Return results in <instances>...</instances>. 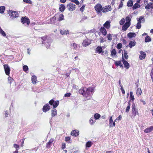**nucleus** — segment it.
<instances>
[{"instance_id":"43","label":"nucleus","mask_w":153,"mask_h":153,"mask_svg":"<svg viewBox=\"0 0 153 153\" xmlns=\"http://www.w3.org/2000/svg\"><path fill=\"white\" fill-rule=\"evenodd\" d=\"M94 117L95 120H97L99 119L100 118V115L99 114L96 113L94 114Z\"/></svg>"},{"instance_id":"28","label":"nucleus","mask_w":153,"mask_h":153,"mask_svg":"<svg viewBox=\"0 0 153 153\" xmlns=\"http://www.w3.org/2000/svg\"><path fill=\"white\" fill-rule=\"evenodd\" d=\"M127 5L128 7H132L133 5L132 1L131 0L128 1L127 2Z\"/></svg>"},{"instance_id":"35","label":"nucleus","mask_w":153,"mask_h":153,"mask_svg":"<svg viewBox=\"0 0 153 153\" xmlns=\"http://www.w3.org/2000/svg\"><path fill=\"white\" fill-rule=\"evenodd\" d=\"M59 104V102L58 101H55L53 104V108H55L57 107Z\"/></svg>"},{"instance_id":"61","label":"nucleus","mask_w":153,"mask_h":153,"mask_svg":"<svg viewBox=\"0 0 153 153\" xmlns=\"http://www.w3.org/2000/svg\"><path fill=\"white\" fill-rule=\"evenodd\" d=\"M122 119V117L120 115L116 119H115V121H116V120H121Z\"/></svg>"},{"instance_id":"32","label":"nucleus","mask_w":153,"mask_h":153,"mask_svg":"<svg viewBox=\"0 0 153 153\" xmlns=\"http://www.w3.org/2000/svg\"><path fill=\"white\" fill-rule=\"evenodd\" d=\"M51 115L52 117L56 116L57 115V110L56 109L51 111Z\"/></svg>"},{"instance_id":"44","label":"nucleus","mask_w":153,"mask_h":153,"mask_svg":"<svg viewBox=\"0 0 153 153\" xmlns=\"http://www.w3.org/2000/svg\"><path fill=\"white\" fill-rule=\"evenodd\" d=\"M113 122L112 117L111 116L109 118V126H112V123Z\"/></svg>"},{"instance_id":"63","label":"nucleus","mask_w":153,"mask_h":153,"mask_svg":"<svg viewBox=\"0 0 153 153\" xmlns=\"http://www.w3.org/2000/svg\"><path fill=\"white\" fill-rule=\"evenodd\" d=\"M65 148V143H63L62 144L61 148L62 149H64Z\"/></svg>"},{"instance_id":"7","label":"nucleus","mask_w":153,"mask_h":153,"mask_svg":"<svg viewBox=\"0 0 153 153\" xmlns=\"http://www.w3.org/2000/svg\"><path fill=\"white\" fill-rule=\"evenodd\" d=\"M112 10L111 7L108 5L102 7V12L103 13H106L111 11Z\"/></svg>"},{"instance_id":"46","label":"nucleus","mask_w":153,"mask_h":153,"mask_svg":"<svg viewBox=\"0 0 153 153\" xmlns=\"http://www.w3.org/2000/svg\"><path fill=\"white\" fill-rule=\"evenodd\" d=\"M125 21V19L124 18H122L120 21V25H123Z\"/></svg>"},{"instance_id":"29","label":"nucleus","mask_w":153,"mask_h":153,"mask_svg":"<svg viewBox=\"0 0 153 153\" xmlns=\"http://www.w3.org/2000/svg\"><path fill=\"white\" fill-rule=\"evenodd\" d=\"M140 3H137L136 2V3L132 7L133 10H135L137 9V8L140 7V5L138 4Z\"/></svg>"},{"instance_id":"26","label":"nucleus","mask_w":153,"mask_h":153,"mask_svg":"<svg viewBox=\"0 0 153 153\" xmlns=\"http://www.w3.org/2000/svg\"><path fill=\"white\" fill-rule=\"evenodd\" d=\"M136 35V34L134 33L130 32L127 34L128 37L130 38H131L132 37H135Z\"/></svg>"},{"instance_id":"37","label":"nucleus","mask_w":153,"mask_h":153,"mask_svg":"<svg viewBox=\"0 0 153 153\" xmlns=\"http://www.w3.org/2000/svg\"><path fill=\"white\" fill-rule=\"evenodd\" d=\"M5 7L4 6H1L0 7V13H3L4 12Z\"/></svg>"},{"instance_id":"20","label":"nucleus","mask_w":153,"mask_h":153,"mask_svg":"<svg viewBox=\"0 0 153 153\" xmlns=\"http://www.w3.org/2000/svg\"><path fill=\"white\" fill-rule=\"evenodd\" d=\"M54 140L53 139H51L47 143L46 147L47 148H50Z\"/></svg>"},{"instance_id":"27","label":"nucleus","mask_w":153,"mask_h":153,"mask_svg":"<svg viewBox=\"0 0 153 153\" xmlns=\"http://www.w3.org/2000/svg\"><path fill=\"white\" fill-rule=\"evenodd\" d=\"M93 144V143L91 141H89L87 142L85 144L86 148H90Z\"/></svg>"},{"instance_id":"13","label":"nucleus","mask_w":153,"mask_h":153,"mask_svg":"<svg viewBox=\"0 0 153 153\" xmlns=\"http://www.w3.org/2000/svg\"><path fill=\"white\" fill-rule=\"evenodd\" d=\"M100 30L103 35L105 36L107 35V31L104 27H102L100 29Z\"/></svg>"},{"instance_id":"12","label":"nucleus","mask_w":153,"mask_h":153,"mask_svg":"<svg viewBox=\"0 0 153 153\" xmlns=\"http://www.w3.org/2000/svg\"><path fill=\"white\" fill-rule=\"evenodd\" d=\"M111 22L110 21H107L105 23L103 24V27H105L107 29H109L111 25H110Z\"/></svg>"},{"instance_id":"33","label":"nucleus","mask_w":153,"mask_h":153,"mask_svg":"<svg viewBox=\"0 0 153 153\" xmlns=\"http://www.w3.org/2000/svg\"><path fill=\"white\" fill-rule=\"evenodd\" d=\"M151 41V37L149 36H147L145 37V41L146 42H149Z\"/></svg>"},{"instance_id":"48","label":"nucleus","mask_w":153,"mask_h":153,"mask_svg":"<svg viewBox=\"0 0 153 153\" xmlns=\"http://www.w3.org/2000/svg\"><path fill=\"white\" fill-rule=\"evenodd\" d=\"M87 18H88V17L87 16H82V17L81 20H80V22H83L84 20L87 19Z\"/></svg>"},{"instance_id":"22","label":"nucleus","mask_w":153,"mask_h":153,"mask_svg":"<svg viewBox=\"0 0 153 153\" xmlns=\"http://www.w3.org/2000/svg\"><path fill=\"white\" fill-rule=\"evenodd\" d=\"M65 5L64 4H61L59 5V10L61 12H63L65 10Z\"/></svg>"},{"instance_id":"64","label":"nucleus","mask_w":153,"mask_h":153,"mask_svg":"<svg viewBox=\"0 0 153 153\" xmlns=\"http://www.w3.org/2000/svg\"><path fill=\"white\" fill-rule=\"evenodd\" d=\"M120 89L122 91V93L123 94H125V91L124 89L123 86L121 87L120 88Z\"/></svg>"},{"instance_id":"47","label":"nucleus","mask_w":153,"mask_h":153,"mask_svg":"<svg viewBox=\"0 0 153 153\" xmlns=\"http://www.w3.org/2000/svg\"><path fill=\"white\" fill-rule=\"evenodd\" d=\"M93 119V117L92 118H91L89 121V123L91 125L93 124L95 122V121H94Z\"/></svg>"},{"instance_id":"25","label":"nucleus","mask_w":153,"mask_h":153,"mask_svg":"<svg viewBox=\"0 0 153 153\" xmlns=\"http://www.w3.org/2000/svg\"><path fill=\"white\" fill-rule=\"evenodd\" d=\"M31 81L33 84H36L37 81V78L36 76L34 75L32 76Z\"/></svg>"},{"instance_id":"17","label":"nucleus","mask_w":153,"mask_h":153,"mask_svg":"<svg viewBox=\"0 0 153 153\" xmlns=\"http://www.w3.org/2000/svg\"><path fill=\"white\" fill-rule=\"evenodd\" d=\"M71 134L74 137H76L79 135V131L76 130H73L71 132Z\"/></svg>"},{"instance_id":"31","label":"nucleus","mask_w":153,"mask_h":153,"mask_svg":"<svg viewBox=\"0 0 153 153\" xmlns=\"http://www.w3.org/2000/svg\"><path fill=\"white\" fill-rule=\"evenodd\" d=\"M130 100H129L128 102V105L127 106L126 108V112L127 113H128L129 112L130 109V106L131 105V103H130Z\"/></svg>"},{"instance_id":"51","label":"nucleus","mask_w":153,"mask_h":153,"mask_svg":"<svg viewBox=\"0 0 153 153\" xmlns=\"http://www.w3.org/2000/svg\"><path fill=\"white\" fill-rule=\"evenodd\" d=\"M122 45L121 43H119L117 45V48L118 49H119L122 48Z\"/></svg>"},{"instance_id":"16","label":"nucleus","mask_w":153,"mask_h":153,"mask_svg":"<svg viewBox=\"0 0 153 153\" xmlns=\"http://www.w3.org/2000/svg\"><path fill=\"white\" fill-rule=\"evenodd\" d=\"M130 23L126 22L124 24L122 27V29L124 31H126L128 28L130 26Z\"/></svg>"},{"instance_id":"8","label":"nucleus","mask_w":153,"mask_h":153,"mask_svg":"<svg viewBox=\"0 0 153 153\" xmlns=\"http://www.w3.org/2000/svg\"><path fill=\"white\" fill-rule=\"evenodd\" d=\"M21 21L23 24L26 23L27 25H29L30 22L29 19L26 16L22 17Z\"/></svg>"},{"instance_id":"5","label":"nucleus","mask_w":153,"mask_h":153,"mask_svg":"<svg viewBox=\"0 0 153 153\" xmlns=\"http://www.w3.org/2000/svg\"><path fill=\"white\" fill-rule=\"evenodd\" d=\"M67 8L70 11H73L76 8V5L72 3H69L66 6Z\"/></svg>"},{"instance_id":"41","label":"nucleus","mask_w":153,"mask_h":153,"mask_svg":"<svg viewBox=\"0 0 153 153\" xmlns=\"http://www.w3.org/2000/svg\"><path fill=\"white\" fill-rule=\"evenodd\" d=\"M56 18L55 17H53L52 18H51L50 19V23L51 24H54L55 23V20H56Z\"/></svg>"},{"instance_id":"49","label":"nucleus","mask_w":153,"mask_h":153,"mask_svg":"<svg viewBox=\"0 0 153 153\" xmlns=\"http://www.w3.org/2000/svg\"><path fill=\"white\" fill-rule=\"evenodd\" d=\"M112 36L111 34L109 33L107 35L108 39V40L111 41L112 40Z\"/></svg>"},{"instance_id":"10","label":"nucleus","mask_w":153,"mask_h":153,"mask_svg":"<svg viewBox=\"0 0 153 153\" xmlns=\"http://www.w3.org/2000/svg\"><path fill=\"white\" fill-rule=\"evenodd\" d=\"M4 71L6 74L7 75H9L10 74V69L9 67L7 64L4 65Z\"/></svg>"},{"instance_id":"45","label":"nucleus","mask_w":153,"mask_h":153,"mask_svg":"<svg viewBox=\"0 0 153 153\" xmlns=\"http://www.w3.org/2000/svg\"><path fill=\"white\" fill-rule=\"evenodd\" d=\"M23 71L25 72H26L28 70V68L26 65H25L23 66Z\"/></svg>"},{"instance_id":"24","label":"nucleus","mask_w":153,"mask_h":153,"mask_svg":"<svg viewBox=\"0 0 153 153\" xmlns=\"http://www.w3.org/2000/svg\"><path fill=\"white\" fill-rule=\"evenodd\" d=\"M136 44V42L134 41H131L129 42L128 46L129 47L131 48L132 47L135 45Z\"/></svg>"},{"instance_id":"9","label":"nucleus","mask_w":153,"mask_h":153,"mask_svg":"<svg viewBox=\"0 0 153 153\" xmlns=\"http://www.w3.org/2000/svg\"><path fill=\"white\" fill-rule=\"evenodd\" d=\"M143 20L144 21V17L143 16H140V17L139 19L138 20H137V21H138V22L137 23V24L136 28L137 29H140L141 28V20Z\"/></svg>"},{"instance_id":"21","label":"nucleus","mask_w":153,"mask_h":153,"mask_svg":"<svg viewBox=\"0 0 153 153\" xmlns=\"http://www.w3.org/2000/svg\"><path fill=\"white\" fill-rule=\"evenodd\" d=\"M96 52L98 53H102V54L104 53V51H102V49L101 46H98L96 48Z\"/></svg>"},{"instance_id":"50","label":"nucleus","mask_w":153,"mask_h":153,"mask_svg":"<svg viewBox=\"0 0 153 153\" xmlns=\"http://www.w3.org/2000/svg\"><path fill=\"white\" fill-rule=\"evenodd\" d=\"M13 78L10 77H8V80L9 83L10 84H11L12 81H13Z\"/></svg>"},{"instance_id":"39","label":"nucleus","mask_w":153,"mask_h":153,"mask_svg":"<svg viewBox=\"0 0 153 153\" xmlns=\"http://www.w3.org/2000/svg\"><path fill=\"white\" fill-rule=\"evenodd\" d=\"M64 15L62 14H60L58 18V20L59 21H62L64 20Z\"/></svg>"},{"instance_id":"36","label":"nucleus","mask_w":153,"mask_h":153,"mask_svg":"<svg viewBox=\"0 0 153 153\" xmlns=\"http://www.w3.org/2000/svg\"><path fill=\"white\" fill-rule=\"evenodd\" d=\"M142 93L141 89L140 88H138L137 90L136 94L137 95H141Z\"/></svg>"},{"instance_id":"60","label":"nucleus","mask_w":153,"mask_h":153,"mask_svg":"<svg viewBox=\"0 0 153 153\" xmlns=\"http://www.w3.org/2000/svg\"><path fill=\"white\" fill-rule=\"evenodd\" d=\"M150 76L152 79V81L153 82V68L151 71Z\"/></svg>"},{"instance_id":"2","label":"nucleus","mask_w":153,"mask_h":153,"mask_svg":"<svg viewBox=\"0 0 153 153\" xmlns=\"http://www.w3.org/2000/svg\"><path fill=\"white\" fill-rule=\"evenodd\" d=\"M94 8L98 15L100 16L102 15V6L101 4L100 3L97 4L94 6Z\"/></svg>"},{"instance_id":"59","label":"nucleus","mask_w":153,"mask_h":153,"mask_svg":"<svg viewBox=\"0 0 153 153\" xmlns=\"http://www.w3.org/2000/svg\"><path fill=\"white\" fill-rule=\"evenodd\" d=\"M71 93H66V94H65V95H64V96L65 97H70L71 96Z\"/></svg>"},{"instance_id":"19","label":"nucleus","mask_w":153,"mask_h":153,"mask_svg":"<svg viewBox=\"0 0 153 153\" xmlns=\"http://www.w3.org/2000/svg\"><path fill=\"white\" fill-rule=\"evenodd\" d=\"M140 54L139 57L140 59H143L145 58L146 56V54L144 52L141 51L140 52Z\"/></svg>"},{"instance_id":"58","label":"nucleus","mask_w":153,"mask_h":153,"mask_svg":"<svg viewBox=\"0 0 153 153\" xmlns=\"http://www.w3.org/2000/svg\"><path fill=\"white\" fill-rule=\"evenodd\" d=\"M85 5H82V7L80 8V10L82 12H83L84 10H85Z\"/></svg>"},{"instance_id":"14","label":"nucleus","mask_w":153,"mask_h":153,"mask_svg":"<svg viewBox=\"0 0 153 153\" xmlns=\"http://www.w3.org/2000/svg\"><path fill=\"white\" fill-rule=\"evenodd\" d=\"M114 64L117 67H118L119 66L120 68H123V65L121 63L122 61H114Z\"/></svg>"},{"instance_id":"11","label":"nucleus","mask_w":153,"mask_h":153,"mask_svg":"<svg viewBox=\"0 0 153 153\" xmlns=\"http://www.w3.org/2000/svg\"><path fill=\"white\" fill-rule=\"evenodd\" d=\"M50 107L49 105L48 104H46L43 106L42 109L43 112H46L50 110Z\"/></svg>"},{"instance_id":"30","label":"nucleus","mask_w":153,"mask_h":153,"mask_svg":"<svg viewBox=\"0 0 153 153\" xmlns=\"http://www.w3.org/2000/svg\"><path fill=\"white\" fill-rule=\"evenodd\" d=\"M128 53L127 51L125 50H124V54H122L124 55V58L125 59H127L128 57Z\"/></svg>"},{"instance_id":"34","label":"nucleus","mask_w":153,"mask_h":153,"mask_svg":"<svg viewBox=\"0 0 153 153\" xmlns=\"http://www.w3.org/2000/svg\"><path fill=\"white\" fill-rule=\"evenodd\" d=\"M117 54V52L115 49H113L111 51V55L113 56L116 55Z\"/></svg>"},{"instance_id":"15","label":"nucleus","mask_w":153,"mask_h":153,"mask_svg":"<svg viewBox=\"0 0 153 153\" xmlns=\"http://www.w3.org/2000/svg\"><path fill=\"white\" fill-rule=\"evenodd\" d=\"M145 8L146 10H149L150 8L153 9V2L147 3V5L145 7Z\"/></svg>"},{"instance_id":"6","label":"nucleus","mask_w":153,"mask_h":153,"mask_svg":"<svg viewBox=\"0 0 153 153\" xmlns=\"http://www.w3.org/2000/svg\"><path fill=\"white\" fill-rule=\"evenodd\" d=\"M122 61L124 65V67L126 69H128L130 67L129 64L127 61L125 60L124 58V56H123V54L122 55Z\"/></svg>"},{"instance_id":"23","label":"nucleus","mask_w":153,"mask_h":153,"mask_svg":"<svg viewBox=\"0 0 153 153\" xmlns=\"http://www.w3.org/2000/svg\"><path fill=\"white\" fill-rule=\"evenodd\" d=\"M60 33L62 35H67L69 33V31L67 30H60Z\"/></svg>"},{"instance_id":"56","label":"nucleus","mask_w":153,"mask_h":153,"mask_svg":"<svg viewBox=\"0 0 153 153\" xmlns=\"http://www.w3.org/2000/svg\"><path fill=\"white\" fill-rule=\"evenodd\" d=\"M54 102H55V101L54 100L52 99L49 101V104L50 105H53V104L54 103Z\"/></svg>"},{"instance_id":"3","label":"nucleus","mask_w":153,"mask_h":153,"mask_svg":"<svg viewBox=\"0 0 153 153\" xmlns=\"http://www.w3.org/2000/svg\"><path fill=\"white\" fill-rule=\"evenodd\" d=\"M138 109L136 108L135 105L133 103L132 105V115L133 118L136 115H139V114L138 112Z\"/></svg>"},{"instance_id":"54","label":"nucleus","mask_w":153,"mask_h":153,"mask_svg":"<svg viewBox=\"0 0 153 153\" xmlns=\"http://www.w3.org/2000/svg\"><path fill=\"white\" fill-rule=\"evenodd\" d=\"M123 6V3L122 1H120V4L118 7V9H120L121 7H122Z\"/></svg>"},{"instance_id":"52","label":"nucleus","mask_w":153,"mask_h":153,"mask_svg":"<svg viewBox=\"0 0 153 153\" xmlns=\"http://www.w3.org/2000/svg\"><path fill=\"white\" fill-rule=\"evenodd\" d=\"M23 1L26 3L30 4H31L32 3V2L30 0H23Z\"/></svg>"},{"instance_id":"40","label":"nucleus","mask_w":153,"mask_h":153,"mask_svg":"<svg viewBox=\"0 0 153 153\" xmlns=\"http://www.w3.org/2000/svg\"><path fill=\"white\" fill-rule=\"evenodd\" d=\"M131 15H128V16H127L126 19V22H128L129 23H130V21H131V18H130Z\"/></svg>"},{"instance_id":"55","label":"nucleus","mask_w":153,"mask_h":153,"mask_svg":"<svg viewBox=\"0 0 153 153\" xmlns=\"http://www.w3.org/2000/svg\"><path fill=\"white\" fill-rule=\"evenodd\" d=\"M48 36H45L43 37H41V39H42L43 40L42 41V43H43V42L46 40L47 39Z\"/></svg>"},{"instance_id":"42","label":"nucleus","mask_w":153,"mask_h":153,"mask_svg":"<svg viewBox=\"0 0 153 153\" xmlns=\"http://www.w3.org/2000/svg\"><path fill=\"white\" fill-rule=\"evenodd\" d=\"M130 99L132 101H134V96L133 95V92L132 91H130Z\"/></svg>"},{"instance_id":"62","label":"nucleus","mask_w":153,"mask_h":153,"mask_svg":"<svg viewBox=\"0 0 153 153\" xmlns=\"http://www.w3.org/2000/svg\"><path fill=\"white\" fill-rule=\"evenodd\" d=\"M71 138L69 137H66L65 138V141L67 142L68 141H69L70 140Z\"/></svg>"},{"instance_id":"4","label":"nucleus","mask_w":153,"mask_h":153,"mask_svg":"<svg viewBox=\"0 0 153 153\" xmlns=\"http://www.w3.org/2000/svg\"><path fill=\"white\" fill-rule=\"evenodd\" d=\"M8 13L10 17L12 19L19 16V14L16 11L9 10L8 12Z\"/></svg>"},{"instance_id":"38","label":"nucleus","mask_w":153,"mask_h":153,"mask_svg":"<svg viewBox=\"0 0 153 153\" xmlns=\"http://www.w3.org/2000/svg\"><path fill=\"white\" fill-rule=\"evenodd\" d=\"M144 131L145 133H148L152 131L150 127L145 129Z\"/></svg>"},{"instance_id":"1","label":"nucleus","mask_w":153,"mask_h":153,"mask_svg":"<svg viewBox=\"0 0 153 153\" xmlns=\"http://www.w3.org/2000/svg\"><path fill=\"white\" fill-rule=\"evenodd\" d=\"M94 91V88L92 87H89L88 88L86 87H82L79 91V93L82 95L84 97L87 98L91 95V93Z\"/></svg>"},{"instance_id":"57","label":"nucleus","mask_w":153,"mask_h":153,"mask_svg":"<svg viewBox=\"0 0 153 153\" xmlns=\"http://www.w3.org/2000/svg\"><path fill=\"white\" fill-rule=\"evenodd\" d=\"M72 46L73 47V49H76L77 47V45L76 43H74L72 44Z\"/></svg>"},{"instance_id":"18","label":"nucleus","mask_w":153,"mask_h":153,"mask_svg":"<svg viewBox=\"0 0 153 153\" xmlns=\"http://www.w3.org/2000/svg\"><path fill=\"white\" fill-rule=\"evenodd\" d=\"M91 44V42H89L88 39L84 40L82 43V45L84 47H86L88 46Z\"/></svg>"},{"instance_id":"53","label":"nucleus","mask_w":153,"mask_h":153,"mask_svg":"<svg viewBox=\"0 0 153 153\" xmlns=\"http://www.w3.org/2000/svg\"><path fill=\"white\" fill-rule=\"evenodd\" d=\"M0 33L4 36H6V34L5 32L2 29L1 30Z\"/></svg>"}]
</instances>
